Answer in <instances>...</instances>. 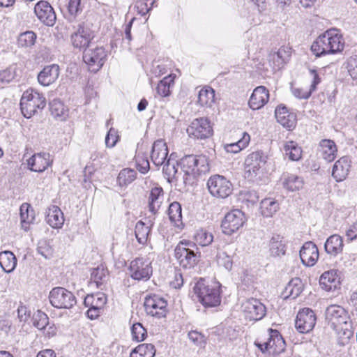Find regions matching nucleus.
<instances>
[{"label":"nucleus","mask_w":357,"mask_h":357,"mask_svg":"<svg viewBox=\"0 0 357 357\" xmlns=\"http://www.w3.org/2000/svg\"><path fill=\"white\" fill-rule=\"evenodd\" d=\"M344 40L336 29H331L319 35L311 45V51L316 57L335 54L344 50Z\"/></svg>","instance_id":"nucleus-1"},{"label":"nucleus","mask_w":357,"mask_h":357,"mask_svg":"<svg viewBox=\"0 0 357 357\" xmlns=\"http://www.w3.org/2000/svg\"><path fill=\"white\" fill-rule=\"evenodd\" d=\"M183 172V182L185 186L192 185L201 174L209 171V164L204 155H187L179 162Z\"/></svg>","instance_id":"nucleus-2"},{"label":"nucleus","mask_w":357,"mask_h":357,"mask_svg":"<svg viewBox=\"0 0 357 357\" xmlns=\"http://www.w3.org/2000/svg\"><path fill=\"white\" fill-rule=\"evenodd\" d=\"M220 287L218 282H208L200 278L195 283L193 290L198 301L205 307H212L220 304Z\"/></svg>","instance_id":"nucleus-3"},{"label":"nucleus","mask_w":357,"mask_h":357,"mask_svg":"<svg viewBox=\"0 0 357 357\" xmlns=\"http://www.w3.org/2000/svg\"><path fill=\"white\" fill-rule=\"evenodd\" d=\"M196 244L192 241H181L174 248V257L181 267L184 269L194 268L200 259V252Z\"/></svg>","instance_id":"nucleus-4"},{"label":"nucleus","mask_w":357,"mask_h":357,"mask_svg":"<svg viewBox=\"0 0 357 357\" xmlns=\"http://www.w3.org/2000/svg\"><path fill=\"white\" fill-rule=\"evenodd\" d=\"M326 318L336 331L344 330V335L349 339L353 335L351 324L347 312L341 306L332 305L326 310Z\"/></svg>","instance_id":"nucleus-5"},{"label":"nucleus","mask_w":357,"mask_h":357,"mask_svg":"<svg viewBox=\"0 0 357 357\" xmlns=\"http://www.w3.org/2000/svg\"><path fill=\"white\" fill-rule=\"evenodd\" d=\"M46 105L45 98L43 94L28 89L24 91L20 100V109L22 114L26 119L34 115L38 109H43Z\"/></svg>","instance_id":"nucleus-6"},{"label":"nucleus","mask_w":357,"mask_h":357,"mask_svg":"<svg viewBox=\"0 0 357 357\" xmlns=\"http://www.w3.org/2000/svg\"><path fill=\"white\" fill-rule=\"evenodd\" d=\"M207 187L211 195L220 199L228 197L233 192V185L225 176L215 174L207 181Z\"/></svg>","instance_id":"nucleus-7"},{"label":"nucleus","mask_w":357,"mask_h":357,"mask_svg":"<svg viewBox=\"0 0 357 357\" xmlns=\"http://www.w3.org/2000/svg\"><path fill=\"white\" fill-rule=\"evenodd\" d=\"M49 300L53 307L59 309H70L77 303L74 294L61 287H54L50 291Z\"/></svg>","instance_id":"nucleus-8"},{"label":"nucleus","mask_w":357,"mask_h":357,"mask_svg":"<svg viewBox=\"0 0 357 357\" xmlns=\"http://www.w3.org/2000/svg\"><path fill=\"white\" fill-rule=\"evenodd\" d=\"M129 271L131 278L135 280L146 281L153 273L151 262L143 257L132 260L130 264Z\"/></svg>","instance_id":"nucleus-9"},{"label":"nucleus","mask_w":357,"mask_h":357,"mask_svg":"<svg viewBox=\"0 0 357 357\" xmlns=\"http://www.w3.org/2000/svg\"><path fill=\"white\" fill-rule=\"evenodd\" d=\"M107 53L102 47L86 49L83 54V61L91 72L96 73L103 66Z\"/></svg>","instance_id":"nucleus-10"},{"label":"nucleus","mask_w":357,"mask_h":357,"mask_svg":"<svg viewBox=\"0 0 357 357\" xmlns=\"http://www.w3.org/2000/svg\"><path fill=\"white\" fill-rule=\"evenodd\" d=\"M245 222V218L243 212L238 209H234L228 212L222 221V232L227 235H231L242 227Z\"/></svg>","instance_id":"nucleus-11"},{"label":"nucleus","mask_w":357,"mask_h":357,"mask_svg":"<svg viewBox=\"0 0 357 357\" xmlns=\"http://www.w3.org/2000/svg\"><path fill=\"white\" fill-rule=\"evenodd\" d=\"M242 312L249 321L261 320L266 314L265 305L256 298H249L241 305Z\"/></svg>","instance_id":"nucleus-12"},{"label":"nucleus","mask_w":357,"mask_h":357,"mask_svg":"<svg viewBox=\"0 0 357 357\" xmlns=\"http://www.w3.org/2000/svg\"><path fill=\"white\" fill-rule=\"evenodd\" d=\"M167 301L158 295H148L145 298L144 307L147 314L157 318L164 317L167 313Z\"/></svg>","instance_id":"nucleus-13"},{"label":"nucleus","mask_w":357,"mask_h":357,"mask_svg":"<svg viewBox=\"0 0 357 357\" xmlns=\"http://www.w3.org/2000/svg\"><path fill=\"white\" fill-rule=\"evenodd\" d=\"M187 133L190 137L195 139H206L213 134L210 121L207 119H194L187 128Z\"/></svg>","instance_id":"nucleus-14"},{"label":"nucleus","mask_w":357,"mask_h":357,"mask_svg":"<svg viewBox=\"0 0 357 357\" xmlns=\"http://www.w3.org/2000/svg\"><path fill=\"white\" fill-rule=\"evenodd\" d=\"M316 321L314 312L310 308H303L297 314L295 326L299 333H307L314 328Z\"/></svg>","instance_id":"nucleus-15"},{"label":"nucleus","mask_w":357,"mask_h":357,"mask_svg":"<svg viewBox=\"0 0 357 357\" xmlns=\"http://www.w3.org/2000/svg\"><path fill=\"white\" fill-rule=\"evenodd\" d=\"M266 155L261 151L249 154L245 160V171L248 177L256 176L259 169L266 162Z\"/></svg>","instance_id":"nucleus-16"},{"label":"nucleus","mask_w":357,"mask_h":357,"mask_svg":"<svg viewBox=\"0 0 357 357\" xmlns=\"http://www.w3.org/2000/svg\"><path fill=\"white\" fill-rule=\"evenodd\" d=\"M93 38V33L84 23L79 24L77 31L71 35V42L74 47L82 49L89 46Z\"/></svg>","instance_id":"nucleus-17"},{"label":"nucleus","mask_w":357,"mask_h":357,"mask_svg":"<svg viewBox=\"0 0 357 357\" xmlns=\"http://www.w3.org/2000/svg\"><path fill=\"white\" fill-rule=\"evenodd\" d=\"M34 13L40 22L52 26L56 22V14L53 8L46 1H38L34 7Z\"/></svg>","instance_id":"nucleus-18"},{"label":"nucleus","mask_w":357,"mask_h":357,"mask_svg":"<svg viewBox=\"0 0 357 357\" xmlns=\"http://www.w3.org/2000/svg\"><path fill=\"white\" fill-rule=\"evenodd\" d=\"M52 163L51 155L46 152L35 153L27 160L29 169L36 172H44Z\"/></svg>","instance_id":"nucleus-19"},{"label":"nucleus","mask_w":357,"mask_h":357,"mask_svg":"<svg viewBox=\"0 0 357 357\" xmlns=\"http://www.w3.org/2000/svg\"><path fill=\"white\" fill-rule=\"evenodd\" d=\"M300 258L305 266H313L319 259V250L312 241L305 242L300 250Z\"/></svg>","instance_id":"nucleus-20"},{"label":"nucleus","mask_w":357,"mask_h":357,"mask_svg":"<svg viewBox=\"0 0 357 357\" xmlns=\"http://www.w3.org/2000/svg\"><path fill=\"white\" fill-rule=\"evenodd\" d=\"M269 338L266 342L265 349H269L270 354H279L285 349V341L277 330L270 328Z\"/></svg>","instance_id":"nucleus-21"},{"label":"nucleus","mask_w":357,"mask_h":357,"mask_svg":"<svg viewBox=\"0 0 357 357\" xmlns=\"http://www.w3.org/2000/svg\"><path fill=\"white\" fill-rule=\"evenodd\" d=\"M319 284L322 289L327 291H331L339 288L340 277L338 271L335 269L325 271L319 278Z\"/></svg>","instance_id":"nucleus-22"},{"label":"nucleus","mask_w":357,"mask_h":357,"mask_svg":"<svg viewBox=\"0 0 357 357\" xmlns=\"http://www.w3.org/2000/svg\"><path fill=\"white\" fill-rule=\"evenodd\" d=\"M269 91L264 86L256 87L249 100V106L253 109H259L264 107L268 101Z\"/></svg>","instance_id":"nucleus-23"},{"label":"nucleus","mask_w":357,"mask_h":357,"mask_svg":"<svg viewBox=\"0 0 357 357\" xmlns=\"http://www.w3.org/2000/svg\"><path fill=\"white\" fill-rule=\"evenodd\" d=\"M168 149L166 143L162 139L156 140L153 146L151 158L153 163L158 167L162 165L167 158Z\"/></svg>","instance_id":"nucleus-24"},{"label":"nucleus","mask_w":357,"mask_h":357,"mask_svg":"<svg viewBox=\"0 0 357 357\" xmlns=\"http://www.w3.org/2000/svg\"><path fill=\"white\" fill-rule=\"evenodd\" d=\"M351 161L347 156L340 158L335 162L332 170V176L337 182L346 179L349 175Z\"/></svg>","instance_id":"nucleus-25"},{"label":"nucleus","mask_w":357,"mask_h":357,"mask_svg":"<svg viewBox=\"0 0 357 357\" xmlns=\"http://www.w3.org/2000/svg\"><path fill=\"white\" fill-rule=\"evenodd\" d=\"M275 115L277 121L284 128L288 130H292L295 128L296 123V115L290 113L285 106H278L275 111Z\"/></svg>","instance_id":"nucleus-26"},{"label":"nucleus","mask_w":357,"mask_h":357,"mask_svg":"<svg viewBox=\"0 0 357 357\" xmlns=\"http://www.w3.org/2000/svg\"><path fill=\"white\" fill-rule=\"evenodd\" d=\"M268 248L270 255L273 257H281L286 254L287 243L284 238L274 234L269 240Z\"/></svg>","instance_id":"nucleus-27"},{"label":"nucleus","mask_w":357,"mask_h":357,"mask_svg":"<svg viewBox=\"0 0 357 357\" xmlns=\"http://www.w3.org/2000/svg\"><path fill=\"white\" fill-rule=\"evenodd\" d=\"M59 67L52 64L45 66L38 74V82L43 86H49L54 83L59 77Z\"/></svg>","instance_id":"nucleus-28"},{"label":"nucleus","mask_w":357,"mask_h":357,"mask_svg":"<svg viewBox=\"0 0 357 357\" xmlns=\"http://www.w3.org/2000/svg\"><path fill=\"white\" fill-rule=\"evenodd\" d=\"M344 243L342 238L338 234L329 236L324 244V249L328 255L336 257L343 251Z\"/></svg>","instance_id":"nucleus-29"},{"label":"nucleus","mask_w":357,"mask_h":357,"mask_svg":"<svg viewBox=\"0 0 357 357\" xmlns=\"http://www.w3.org/2000/svg\"><path fill=\"white\" fill-rule=\"evenodd\" d=\"M164 200V192L161 187L153 188L149 192L148 197V207L149 211L155 214Z\"/></svg>","instance_id":"nucleus-30"},{"label":"nucleus","mask_w":357,"mask_h":357,"mask_svg":"<svg viewBox=\"0 0 357 357\" xmlns=\"http://www.w3.org/2000/svg\"><path fill=\"white\" fill-rule=\"evenodd\" d=\"M319 151L323 159L327 162H332L337 156V149L333 140L322 139L319 142Z\"/></svg>","instance_id":"nucleus-31"},{"label":"nucleus","mask_w":357,"mask_h":357,"mask_svg":"<svg viewBox=\"0 0 357 357\" xmlns=\"http://www.w3.org/2000/svg\"><path fill=\"white\" fill-rule=\"evenodd\" d=\"M46 222L52 228H60L64 222L63 213L57 206H51L47 212Z\"/></svg>","instance_id":"nucleus-32"},{"label":"nucleus","mask_w":357,"mask_h":357,"mask_svg":"<svg viewBox=\"0 0 357 357\" xmlns=\"http://www.w3.org/2000/svg\"><path fill=\"white\" fill-rule=\"evenodd\" d=\"M291 56V48L283 45L277 52L270 55V61H273L275 69L281 68L289 60Z\"/></svg>","instance_id":"nucleus-33"},{"label":"nucleus","mask_w":357,"mask_h":357,"mask_svg":"<svg viewBox=\"0 0 357 357\" xmlns=\"http://www.w3.org/2000/svg\"><path fill=\"white\" fill-rule=\"evenodd\" d=\"M303 178L295 174H284L282 178V185L288 191L299 190L303 188Z\"/></svg>","instance_id":"nucleus-34"},{"label":"nucleus","mask_w":357,"mask_h":357,"mask_svg":"<svg viewBox=\"0 0 357 357\" xmlns=\"http://www.w3.org/2000/svg\"><path fill=\"white\" fill-rule=\"evenodd\" d=\"M303 291V284L300 278L292 279L285 287L284 296L285 298H296Z\"/></svg>","instance_id":"nucleus-35"},{"label":"nucleus","mask_w":357,"mask_h":357,"mask_svg":"<svg viewBox=\"0 0 357 357\" xmlns=\"http://www.w3.org/2000/svg\"><path fill=\"white\" fill-rule=\"evenodd\" d=\"M17 265L15 255L10 251L0 252V266L6 273L12 272Z\"/></svg>","instance_id":"nucleus-36"},{"label":"nucleus","mask_w":357,"mask_h":357,"mask_svg":"<svg viewBox=\"0 0 357 357\" xmlns=\"http://www.w3.org/2000/svg\"><path fill=\"white\" fill-rule=\"evenodd\" d=\"M197 101L202 106L211 107L215 102V91L210 86L202 89L199 92Z\"/></svg>","instance_id":"nucleus-37"},{"label":"nucleus","mask_w":357,"mask_h":357,"mask_svg":"<svg viewBox=\"0 0 357 357\" xmlns=\"http://www.w3.org/2000/svg\"><path fill=\"white\" fill-rule=\"evenodd\" d=\"M250 141V136L247 132H243L242 137L235 143L227 144L224 146V149L227 153H237L246 148Z\"/></svg>","instance_id":"nucleus-38"},{"label":"nucleus","mask_w":357,"mask_h":357,"mask_svg":"<svg viewBox=\"0 0 357 357\" xmlns=\"http://www.w3.org/2000/svg\"><path fill=\"white\" fill-rule=\"evenodd\" d=\"M284 151L285 155L292 161L299 160L301 158L303 153L301 147L294 141L286 142L284 146Z\"/></svg>","instance_id":"nucleus-39"},{"label":"nucleus","mask_w":357,"mask_h":357,"mask_svg":"<svg viewBox=\"0 0 357 357\" xmlns=\"http://www.w3.org/2000/svg\"><path fill=\"white\" fill-rule=\"evenodd\" d=\"M22 227L26 230L29 224L34 220V211L30 204L23 203L20 208Z\"/></svg>","instance_id":"nucleus-40"},{"label":"nucleus","mask_w":357,"mask_h":357,"mask_svg":"<svg viewBox=\"0 0 357 357\" xmlns=\"http://www.w3.org/2000/svg\"><path fill=\"white\" fill-rule=\"evenodd\" d=\"M107 303V297L103 293L87 295L84 301L86 307L103 308Z\"/></svg>","instance_id":"nucleus-41"},{"label":"nucleus","mask_w":357,"mask_h":357,"mask_svg":"<svg viewBox=\"0 0 357 357\" xmlns=\"http://www.w3.org/2000/svg\"><path fill=\"white\" fill-rule=\"evenodd\" d=\"M279 208V204L272 198H266L260 203V209L262 215L271 217Z\"/></svg>","instance_id":"nucleus-42"},{"label":"nucleus","mask_w":357,"mask_h":357,"mask_svg":"<svg viewBox=\"0 0 357 357\" xmlns=\"http://www.w3.org/2000/svg\"><path fill=\"white\" fill-rule=\"evenodd\" d=\"M155 354V349L152 344H142L132 350L130 357H154Z\"/></svg>","instance_id":"nucleus-43"},{"label":"nucleus","mask_w":357,"mask_h":357,"mask_svg":"<svg viewBox=\"0 0 357 357\" xmlns=\"http://www.w3.org/2000/svg\"><path fill=\"white\" fill-rule=\"evenodd\" d=\"M150 230V227L146 225L142 220H139L136 223L135 234L139 243L144 245L146 243Z\"/></svg>","instance_id":"nucleus-44"},{"label":"nucleus","mask_w":357,"mask_h":357,"mask_svg":"<svg viewBox=\"0 0 357 357\" xmlns=\"http://www.w3.org/2000/svg\"><path fill=\"white\" fill-rule=\"evenodd\" d=\"M181 211V206L178 202H174L170 204L168 208L169 218L171 222L177 227L182 224Z\"/></svg>","instance_id":"nucleus-45"},{"label":"nucleus","mask_w":357,"mask_h":357,"mask_svg":"<svg viewBox=\"0 0 357 357\" xmlns=\"http://www.w3.org/2000/svg\"><path fill=\"white\" fill-rule=\"evenodd\" d=\"M50 107L52 115L56 118H61V119L63 120L68 116V109L65 107L64 104L59 100H53L50 103Z\"/></svg>","instance_id":"nucleus-46"},{"label":"nucleus","mask_w":357,"mask_h":357,"mask_svg":"<svg viewBox=\"0 0 357 357\" xmlns=\"http://www.w3.org/2000/svg\"><path fill=\"white\" fill-rule=\"evenodd\" d=\"M136 172L132 169H123L119 174L117 181L121 186H127L135 180Z\"/></svg>","instance_id":"nucleus-47"},{"label":"nucleus","mask_w":357,"mask_h":357,"mask_svg":"<svg viewBox=\"0 0 357 357\" xmlns=\"http://www.w3.org/2000/svg\"><path fill=\"white\" fill-rule=\"evenodd\" d=\"M135 160L137 170L142 174H146L150 169V165L147 154L137 151L135 155Z\"/></svg>","instance_id":"nucleus-48"},{"label":"nucleus","mask_w":357,"mask_h":357,"mask_svg":"<svg viewBox=\"0 0 357 357\" xmlns=\"http://www.w3.org/2000/svg\"><path fill=\"white\" fill-rule=\"evenodd\" d=\"M194 239L196 243L201 246H208L213 241V236L211 233L207 231L205 229H201L196 231Z\"/></svg>","instance_id":"nucleus-49"},{"label":"nucleus","mask_w":357,"mask_h":357,"mask_svg":"<svg viewBox=\"0 0 357 357\" xmlns=\"http://www.w3.org/2000/svg\"><path fill=\"white\" fill-rule=\"evenodd\" d=\"M172 84H174L173 77L169 75L164 77L158 84V86L156 88L157 93L162 97L168 96L170 93V87Z\"/></svg>","instance_id":"nucleus-50"},{"label":"nucleus","mask_w":357,"mask_h":357,"mask_svg":"<svg viewBox=\"0 0 357 357\" xmlns=\"http://www.w3.org/2000/svg\"><path fill=\"white\" fill-rule=\"evenodd\" d=\"M107 277V271L102 266L93 268L91 273V280L96 284L97 287H100Z\"/></svg>","instance_id":"nucleus-51"},{"label":"nucleus","mask_w":357,"mask_h":357,"mask_svg":"<svg viewBox=\"0 0 357 357\" xmlns=\"http://www.w3.org/2000/svg\"><path fill=\"white\" fill-rule=\"evenodd\" d=\"M67 10L68 20L72 22L82 12L81 0H69Z\"/></svg>","instance_id":"nucleus-52"},{"label":"nucleus","mask_w":357,"mask_h":357,"mask_svg":"<svg viewBox=\"0 0 357 357\" xmlns=\"http://www.w3.org/2000/svg\"><path fill=\"white\" fill-rule=\"evenodd\" d=\"M162 168L164 174L167 176V178L170 181L174 178L177 179V167L178 165L176 162L172 161L170 159L167 160L166 163L165 162Z\"/></svg>","instance_id":"nucleus-53"},{"label":"nucleus","mask_w":357,"mask_h":357,"mask_svg":"<svg viewBox=\"0 0 357 357\" xmlns=\"http://www.w3.org/2000/svg\"><path fill=\"white\" fill-rule=\"evenodd\" d=\"M345 67L353 83L357 84V56L349 57L345 63Z\"/></svg>","instance_id":"nucleus-54"},{"label":"nucleus","mask_w":357,"mask_h":357,"mask_svg":"<svg viewBox=\"0 0 357 357\" xmlns=\"http://www.w3.org/2000/svg\"><path fill=\"white\" fill-rule=\"evenodd\" d=\"M36 35L34 32L28 31L21 33L18 38V45L21 47H31L34 45Z\"/></svg>","instance_id":"nucleus-55"},{"label":"nucleus","mask_w":357,"mask_h":357,"mask_svg":"<svg viewBox=\"0 0 357 357\" xmlns=\"http://www.w3.org/2000/svg\"><path fill=\"white\" fill-rule=\"evenodd\" d=\"M37 251L38 254L45 259H50L53 255L54 250L49 241L47 240H40L38 243Z\"/></svg>","instance_id":"nucleus-56"},{"label":"nucleus","mask_w":357,"mask_h":357,"mask_svg":"<svg viewBox=\"0 0 357 357\" xmlns=\"http://www.w3.org/2000/svg\"><path fill=\"white\" fill-rule=\"evenodd\" d=\"M33 324L38 329L43 330L48 325L49 318L45 313L38 310L33 315Z\"/></svg>","instance_id":"nucleus-57"},{"label":"nucleus","mask_w":357,"mask_h":357,"mask_svg":"<svg viewBox=\"0 0 357 357\" xmlns=\"http://www.w3.org/2000/svg\"><path fill=\"white\" fill-rule=\"evenodd\" d=\"M131 332L132 339L137 342L143 341L146 336V330L140 323L134 324L131 328Z\"/></svg>","instance_id":"nucleus-58"},{"label":"nucleus","mask_w":357,"mask_h":357,"mask_svg":"<svg viewBox=\"0 0 357 357\" xmlns=\"http://www.w3.org/2000/svg\"><path fill=\"white\" fill-rule=\"evenodd\" d=\"M153 3V0H137L135 8L139 15H145L151 10Z\"/></svg>","instance_id":"nucleus-59"},{"label":"nucleus","mask_w":357,"mask_h":357,"mask_svg":"<svg viewBox=\"0 0 357 357\" xmlns=\"http://www.w3.org/2000/svg\"><path fill=\"white\" fill-rule=\"evenodd\" d=\"M217 262L219 266H223L226 270L230 271L232 268L233 261L229 255L225 252H218Z\"/></svg>","instance_id":"nucleus-60"},{"label":"nucleus","mask_w":357,"mask_h":357,"mask_svg":"<svg viewBox=\"0 0 357 357\" xmlns=\"http://www.w3.org/2000/svg\"><path fill=\"white\" fill-rule=\"evenodd\" d=\"M119 139V135L118 134V131L116 129L111 128L105 137V144L107 147L113 148L116 144Z\"/></svg>","instance_id":"nucleus-61"},{"label":"nucleus","mask_w":357,"mask_h":357,"mask_svg":"<svg viewBox=\"0 0 357 357\" xmlns=\"http://www.w3.org/2000/svg\"><path fill=\"white\" fill-rule=\"evenodd\" d=\"M15 73L10 68L0 71V82L8 84L15 78Z\"/></svg>","instance_id":"nucleus-62"},{"label":"nucleus","mask_w":357,"mask_h":357,"mask_svg":"<svg viewBox=\"0 0 357 357\" xmlns=\"http://www.w3.org/2000/svg\"><path fill=\"white\" fill-rule=\"evenodd\" d=\"M291 92L293 95L300 99H307L312 93L310 89H304L303 88H296L292 87L291 88Z\"/></svg>","instance_id":"nucleus-63"},{"label":"nucleus","mask_w":357,"mask_h":357,"mask_svg":"<svg viewBox=\"0 0 357 357\" xmlns=\"http://www.w3.org/2000/svg\"><path fill=\"white\" fill-rule=\"evenodd\" d=\"M346 236L349 241L357 238V220L350 225L346 231Z\"/></svg>","instance_id":"nucleus-64"}]
</instances>
